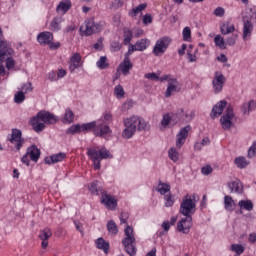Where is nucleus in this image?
Masks as SVG:
<instances>
[{
    "instance_id": "f257e3e1",
    "label": "nucleus",
    "mask_w": 256,
    "mask_h": 256,
    "mask_svg": "<svg viewBox=\"0 0 256 256\" xmlns=\"http://www.w3.org/2000/svg\"><path fill=\"white\" fill-rule=\"evenodd\" d=\"M193 117H195V112L193 111H185L183 109H178L176 113H166L163 115L161 125L162 127H167L171 125H177V123H189V121H193Z\"/></svg>"
},
{
    "instance_id": "f03ea898",
    "label": "nucleus",
    "mask_w": 256,
    "mask_h": 256,
    "mask_svg": "<svg viewBox=\"0 0 256 256\" xmlns=\"http://www.w3.org/2000/svg\"><path fill=\"white\" fill-rule=\"evenodd\" d=\"M56 123H59L58 116L46 110H40L29 120L33 129H45L47 125H56Z\"/></svg>"
},
{
    "instance_id": "7ed1b4c3",
    "label": "nucleus",
    "mask_w": 256,
    "mask_h": 256,
    "mask_svg": "<svg viewBox=\"0 0 256 256\" xmlns=\"http://www.w3.org/2000/svg\"><path fill=\"white\" fill-rule=\"evenodd\" d=\"M13 48H11V44L4 40L3 38V30L0 28V61L5 63L6 61V69L11 71V69L15 68V60L13 59Z\"/></svg>"
},
{
    "instance_id": "20e7f679",
    "label": "nucleus",
    "mask_w": 256,
    "mask_h": 256,
    "mask_svg": "<svg viewBox=\"0 0 256 256\" xmlns=\"http://www.w3.org/2000/svg\"><path fill=\"white\" fill-rule=\"evenodd\" d=\"M87 155L96 170L101 169V161H103V159H113V154L107 148H88Z\"/></svg>"
},
{
    "instance_id": "39448f33",
    "label": "nucleus",
    "mask_w": 256,
    "mask_h": 256,
    "mask_svg": "<svg viewBox=\"0 0 256 256\" xmlns=\"http://www.w3.org/2000/svg\"><path fill=\"white\" fill-rule=\"evenodd\" d=\"M197 211V200L195 194L186 195L180 203V213L184 217H193Z\"/></svg>"
},
{
    "instance_id": "423d86ee",
    "label": "nucleus",
    "mask_w": 256,
    "mask_h": 256,
    "mask_svg": "<svg viewBox=\"0 0 256 256\" xmlns=\"http://www.w3.org/2000/svg\"><path fill=\"white\" fill-rule=\"evenodd\" d=\"M126 253L130 256H135L137 254V248H135V233L133 232V227L126 226L124 229V238L122 240Z\"/></svg>"
},
{
    "instance_id": "0eeeda50",
    "label": "nucleus",
    "mask_w": 256,
    "mask_h": 256,
    "mask_svg": "<svg viewBox=\"0 0 256 256\" xmlns=\"http://www.w3.org/2000/svg\"><path fill=\"white\" fill-rule=\"evenodd\" d=\"M100 203L109 211H115L119 205V197L103 193L100 197Z\"/></svg>"
},
{
    "instance_id": "6e6552de",
    "label": "nucleus",
    "mask_w": 256,
    "mask_h": 256,
    "mask_svg": "<svg viewBox=\"0 0 256 256\" xmlns=\"http://www.w3.org/2000/svg\"><path fill=\"white\" fill-rule=\"evenodd\" d=\"M171 45V38L169 36H164L162 38H159L152 50V53L156 56L159 57V55H163L167 49H169V46Z\"/></svg>"
},
{
    "instance_id": "1a4fd4ad",
    "label": "nucleus",
    "mask_w": 256,
    "mask_h": 256,
    "mask_svg": "<svg viewBox=\"0 0 256 256\" xmlns=\"http://www.w3.org/2000/svg\"><path fill=\"white\" fill-rule=\"evenodd\" d=\"M145 120L138 116L124 119L126 129H145Z\"/></svg>"
},
{
    "instance_id": "9d476101",
    "label": "nucleus",
    "mask_w": 256,
    "mask_h": 256,
    "mask_svg": "<svg viewBox=\"0 0 256 256\" xmlns=\"http://www.w3.org/2000/svg\"><path fill=\"white\" fill-rule=\"evenodd\" d=\"M7 140L10 141L12 145H15L17 151H20L21 147H23V143H25L23 134L19 129L12 130V133L8 135Z\"/></svg>"
},
{
    "instance_id": "9b49d317",
    "label": "nucleus",
    "mask_w": 256,
    "mask_h": 256,
    "mask_svg": "<svg viewBox=\"0 0 256 256\" xmlns=\"http://www.w3.org/2000/svg\"><path fill=\"white\" fill-rule=\"evenodd\" d=\"M149 45H151V40L147 38L140 39L135 44H129L127 53L128 55H133L135 51H145Z\"/></svg>"
},
{
    "instance_id": "f8f14e48",
    "label": "nucleus",
    "mask_w": 256,
    "mask_h": 256,
    "mask_svg": "<svg viewBox=\"0 0 256 256\" xmlns=\"http://www.w3.org/2000/svg\"><path fill=\"white\" fill-rule=\"evenodd\" d=\"M193 227V217L185 216L184 218H181L177 223V231L179 233H184L187 235L191 231V228Z\"/></svg>"
},
{
    "instance_id": "ddd939ff",
    "label": "nucleus",
    "mask_w": 256,
    "mask_h": 256,
    "mask_svg": "<svg viewBox=\"0 0 256 256\" xmlns=\"http://www.w3.org/2000/svg\"><path fill=\"white\" fill-rule=\"evenodd\" d=\"M225 75H223V73L217 71L214 74V78L212 80V87H213V91L214 93L218 94L221 93V91H223V87L225 86Z\"/></svg>"
},
{
    "instance_id": "4468645a",
    "label": "nucleus",
    "mask_w": 256,
    "mask_h": 256,
    "mask_svg": "<svg viewBox=\"0 0 256 256\" xmlns=\"http://www.w3.org/2000/svg\"><path fill=\"white\" fill-rule=\"evenodd\" d=\"M233 117H235L233 107L228 106L226 113L220 118V123L223 129H231V127H233Z\"/></svg>"
},
{
    "instance_id": "2eb2a0df",
    "label": "nucleus",
    "mask_w": 256,
    "mask_h": 256,
    "mask_svg": "<svg viewBox=\"0 0 256 256\" xmlns=\"http://www.w3.org/2000/svg\"><path fill=\"white\" fill-rule=\"evenodd\" d=\"M79 67H83V60L81 58V54L78 52H75L71 55L69 59L70 73H75V70L79 69Z\"/></svg>"
},
{
    "instance_id": "dca6fc26",
    "label": "nucleus",
    "mask_w": 256,
    "mask_h": 256,
    "mask_svg": "<svg viewBox=\"0 0 256 256\" xmlns=\"http://www.w3.org/2000/svg\"><path fill=\"white\" fill-rule=\"evenodd\" d=\"M101 29H103L101 24L96 23L94 19H88L86 21V29L84 30V35L89 37L90 35H93V33H99Z\"/></svg>"
},
{
    "instance_id": "f3484780",
    "label": "nucleus",
    "mask_w": 256,
    "mask_h": 256,
    "mask_svg": "<svg viewBox=\"0 0 256 256\" xmlns=\"http://www.w3.org/2000/svg\"><path fill=\"white\" fill-rule=\"evenodd\" d=\"M129 57H131V54H129V52H126L123 62L119 65V69L122 75H129V71L133 69V63H131Z\"/></svg>"
},
{
    "instance_id": "a211bd4d",
    "label": "nucleus",
    "mask_w": 256,
    "mask_h": 256,
    "mask_svg": "<svg viewBox=\"0 0 256 256\" xmlns=\"http://www.w3.org/2000/svg\"><path fill=\"white\" fill-rule=\"evenodd\" d=\"M227 107V101L221 100L212 108V112L210 113L211 119H217V117H221L223 115V111Z\"/></svg>"
},
{
    "instance_id": "6ab92c4d",
    "label": "nucleus",
    "mask_w": 256,
    "mask_h": 256,
    "mask_svg": "<svg viewBox=\"0 0 256 256\" xmlns=\"http://www.w3.org/2000/svg\"><path fill=\"white\" fill-rule=\"evenodd\" d=\"M253 22L249 19H244L243 21V41H249L251 39V35L253 33Z\"/></svg>"
},
{
    "instance_id": "aec40b11",
    "label": "nucleus",
    "mask_w": 256,
    "mask_h": 256,
    "mask_svg": "<svg viewBox=\"0 0 256 256\" xmlns=\"http://www.w3.org/2000/svg\"><path fill=\"white\" fill-rule=\"evenodd\" d=\"M53 39H55V36L49 31L40 32L37 35V42L40 45H49Z\"/></svg>"
},
{
    "instance_id": "412c9836",
    "label": "nucleus",
    "mask_w": 256,
    "mask_h": 256,
    "mask_svg": "<svg viewBox=\"0 0 256 256\" xmlns=\"http://www.w3.org/2000/svg\"><path fill=\"white\" fill-rule=\"evenodd\" d=\"M228 188L230 189L231 193H236V195H241L243 193V182L239 179H234L228 182Z\"/></svg>"
},
{
    "instance_id": "4be33fe9",
    "label": "nucleus",
    "mask_w": 256,
    "mask_h": 256,
    "mask_svg": "<svg viewBox=\"0 0 256 256\" xmlns=\"http://www.w3.org/2000/svg\"><path fill=\"white\" fill-rule=\"evenodd\" d=\"M180 88H179V82L177 79H169L168 80V86L165 92V97H171L173 93H179Z\"/></svg>"
},
{
    "instance_id": "5701e85b",
    "label": "nucleus",
    "mask_w": 256,
    "mask_h": 256,
    "mask_svg": "<svg viewBox=\"0 0 256 256\" xmlns=\"http://www.w3.org/2000/svg\"><path fill=\"white\" fill-rule=\"evenodd\" d=\"M53 235V232L49 228H45L40 231L39 233V239L42 241V249H47L49 246V239H51V236Z\"/></svg>"
},
{
    "instance_id": "b1692460",
    "label": "nucleus",
    "mask_w": 256,
    "mask_h": 256,
    "mask_svg": "<svg viewBox=\"0 0 256 256\" xmlns=\"http://www.w3.org/2000/svg\"><path fill=\"white\" fill-rule=\"evenodd\" d=\"M67 154L60 152L57 154H53L51 156H47L45 158L46 165H55V163H61L64 159H66Z\"/></svg>"
},
{
    "instance_id": "393cba45",
    "label": "nucleus",
    "mask_w": 256,
    "mask_h": 256,
    "mask_svg": "<svg viewBox=\"0 0 256 256\" xmlns=\"http://www.w3.org/2000/svg\"><path fill=\"white\" fill-rule=\"evenodd\" d=\"M187 137H189V130L187 129L180 130V132L176 135L177 149H181L183 145H185V141L187 140Z\"/></svg>"
},
{
    "instance_id": "a878e982",
    "label": "nucleus",
    "mask_w": 256,
    "mask_h": 256,
    "mask_svg": "<svg viewBox=\"0 0 256 256\" xmlns=\"http://www.w3.org/2000/svg\"><path fill=\"white\" fill-rule=\"evenodd\" d=\"M224 209L228 213H233L237 209V203L233 200V197L229 195L224 196Z\"/></svg>"
},
{
    "instance_id": "bb28decb",
    "label": "nucleus",
    "mask_w": 256,
    "mask_h": 256,
    "mask_svg": "<svg viewBox=\"0 0 256 256\" xmlns=\"http://www.w3.org/2000/svg\"><path fill=\"white\" fill-rule=\"evenodd\" d=\"M26 153L34 163H37V161H39V157H41V151L36 146L29 147Z\"/></svg>"
},
{
    "instance_id": "cd10ccee",
    "label": "nucleus",
    "mask_w": 256,
    "mask_h": 256,
    "mask_svg": "<svg viewBox=\"0 0 256 256\" xmlns=\"http://www.w3.org/2000/svg\"><path fill=\"white\" fill-rule=\"evenodd\" d=\"M220 33L222 35H230V33H235V24L231 22H225L220 26Z\"/></svg>"
},
{
    "instance_id": "c85d7f7f",
    "label": "nucleus",
    "mask_w": 256,
    "mask_h": 256,
    "mask_svg": "<svg viewBox=\"0 0 256 256\" xmlns=\"http://www.w3.org/2000/svg\"><path fill=\"white\" fill-rule=\"evenodd\" d=\"M69 9H71V0H62L58 4L56 11L57 13H62V15H65Z\"/></svg>"
},
{
    "instance_id": "c756f323",
    "label": "nucleus",
    "mask_w": 256,
    "mask_h": 256,
    "mask_svg": "<svg viewBox=\"0 0 256 256\" xmlns=\"http://www.w3.org/2000/svg\"><path fill=\"white\" fill-rule=\"evenodd\" d=\"M250 163L251 162L244 156H238L234 159V164L238 169H246V167H249Z\"/></svg>"
},
{
    "instance_id": "7c9ffc66",
    "label": "nucleus",
    "mask_w": 256,
    "mask_h": 256,
    "mask_svg": "<svg viewBox=\"0 0 256 256\" xmlns=\"http://www.w3.org/2000/svg\"><path fill=\"white\" fill-rule=\"evenodd\" d=\"M108 235L111 237H115L119 233V227L117 226V223L113 220H109L106 225Z\"/></svg>"
},
{
    "instance_id": "2f4dec72",
    "label": "nucleus",
    "mask_w": 256,
    "mask_h": 256,
    "mask_svg": "<svg viewBox=\"0 0 256 256\" xmlns=\"http://www.w3.org/2000/svg\"><path fill=\"white\" fill-rule=\"evenodd\" d=\"M168 157H169L170 161H172L173 163H177V161H179V159H181V154L179 153V148L171 147L168 150Z\"/></svg>"
},
{
    "instance_id": "473e14b6",
    "label": "nucleus",
    "mask_w": 256,
    "mask_h": 256,
    "mask_svg": "<svg viewBox=\"0 0 256 256\" xmlns=\"http://www.w3.org/2000/svg\"><path fill=\"white\" fill-rule=\"evenodd\" d=\"M199 55V49H194L193 50V45L189 46V49L187 50V59L189 63H196Z\"/></svg>"
},
{
    "instance_id": "72a5a7b5",
    "label": "nucleus",
    "mask_w": 256,
    "mask_h": 256,
    "mask_svg": "<svg viewBox=\"0 0 256 256\" xmlns=\"http://www.w3.org/2000/svg\"><path fill=\"white\" fill-rule=\"evenodd\" d=\"M157 192L160 193V195H163V197L169 195V193H171V185H169V183L159 182Z\"/></svg>"
},
{
    "instance_id": "f704fd0d",
    "label": "nucleus",
    "mask_w": 256,
    "mask_h": 256,
    "mask_svg": "<svg viewBox=\"0 0 256 256\" xmlns=\"http://www.w3.org/2000/svg\"><path fill=\"white\" fill-rule=\"evenodd\" d=\"M238 207L240 211H253V202L249 199L240 200Z\"/></svg>"
},
{
    "instance_id": "c9c22d12",
    "label": "nucleus",
    "mask_w": 256,
    "mask_h": 256,
    "mask_svg": "<svg viewBox=\"0 0 256 256\" xmlns=\"http://www.w3.org/2000/svg\"><path fill=\"white\" fill-rule=\"evenodd\" d=\"M97 249L104 251V253H109V242L103 238H98L95 241Z\"/></svg>"
},
{
    "instance_id": "e433bc0d",
    "label": "nucleus",
    "mask_w": 256,
    "mask_h": 256,
    "mask_svg": "<svg viewBox=\"0 0 256 256\" xmlns=\"http://www.w3.org/2000/svg\"><path fill=\"white\" fill-rule=\"evenodd\" d=\"M147 9V4L146 3H142V4H139L137 7L135 8H132L128 15L129 17H137L139 15V13H141L142 11H145Z\"/></svg>"
},
{
    "instance_id": "4c0bfd02",
    "label": "nucleus",
    "mask_w": 256,
    "mask_h": 256,
    "mask_svg": "<svg viewBox=\"0 0 256 256\" xmlns=\"http://www.w3.org/2000/svg\"><path fill=\"white\" fill-rule=\"evenodd\" d=\"M61 23H63V18L54 17L50 22V31H61Z\"/></svg>"
},
{
    "instance_id": "58836bf2",
    "label": "nucleus",
    "mask_w": 256,
    "mask_h": 256,
    "mask_svg": "<svg viewBox=\"0 0 256 256\" xmlns=\"http://www.w3.org/2000/svg\"><path fill=\"white\" fill-rule=\"evenodd\" d=\"M123 33H124V35H123V37H124L123 44L128 45V47H129V45H132L131 41H133V31L129 28H124Z\"/></svg>"
},
{
    "instance_id": "ea45409f",
    "label": "nucleus",
    "mask_w": 256,
    "mask_h": 256,
    "mask_svg": "<svg viewBox=\"0 0 256 256\" xmlns=\"http://www.w3.org/2000/svg\"><path fill=\"white\" fill-rule=\"evenodd\" d=\"M75 119V114L73 113V111H71V109H66L64 117L62 118V122L65 124H71L73 123Z\"/></svg>"
},
{
    "instance_id": "a19ab883",
    "label": "nucleus",
    "mask_w": 256,
    "mask_h": 256,
    "mask_svg": "<svg viewBox=\"0 0 256 256\" xmlns=\"http://www.w3.org/2000/svg\"><path fill=\"white\" fill-rule=\"evenodd\" d=\"M104 124H100V129H109V123L113 121V115H111V112H105L103 114Z\"/></svg>"
},
{
    "instance_id": "79ce46f5",
    "label": "nucleus",
    "mask_w": 256,
    "mask_h": 256,
    "mask_svg": "<svg viewBox=\"0 0 256 256\" xmlns=\"http://www.w3.org/2000/svg\"><path fill=\"white\" fill-rule=\"evenodd\" d=\"M214 43L216 47H219V49H227L225 39L220 34L214 37Z\"/></svg>"
},
{
    "instance_id": "37998d69",
    "label": "nucleus",
    "mask_w": 256,
    "mask_h": 256,
    "mask_svg": "<svg viewBox=\"0 0 256 256\" xmlns=\"http://www.w3.org/2000/svg\"><path fill=\"white\" fill-rule=\"evenodd\" d=\"M164 205L165 207H173L175 205V196L171 193L164 195Z\"/></svg>"
},
{
    "instance_id": "c03bdc74",
    "label": "nucleus",
    "mask_w": 256,
    "mask_h": 256,
    "mask_svg": "<svg viewBox=\"0 0 256 256\" xmlns=\"http://www.w3.org/2000/svg\"><path fill=\"white\" fill-rule=\"evenodd\" d=\"M92 131L96 137H103L104 139H107V135H111V130L109 129H94Z\"/></svg>"
},
{
    "instance_id": "a18cd8bd",
    "label": "nucleus",
    "mask_w": 256,
    "mask_h": 256,
    "mask_svg": "<svg viewBox=\"0 0 256 256\" xmlns=\"http://www.w3.org/2000/svg\"><path fill=\"white\" fill-rule=\"evenodd\" d=\"M230 249L233 253H236V255H243V253H245V246L241 244H232Z\"/></svg>"
},
{
    "instance_id": "49530a36",
    "label": "nucleus",
    "mask_w": 256,
    "mask_h": 256,
    "mask_svg": "<svg viewBox=\"0 0 256 256\" xmlns=\"http://www.w3.org/2000/svg\"><path fill=\"white\" fill-rule=\"evenodd\" d=\"M95 127H97V122L92 121L82 125H75L74 129H95Z\"/></svg>"
},
{
    "instance_id": "de8ad7c7",
    "label": "nucleus",
    "mask_w": 256,
    "mask_h": 256,
    "mask_svg": "<svg viewBox=\"0 0 256 256\" xmlns=\"http://www.w3.org/2000/svg\"><path fill=\"white\" fill-rule=\"evenodd\" d=\"M96 65L99 69H107V67H109V63H107V58L105 56H101L96 62Z\"/></svg>"
},
{
    "instance_id": "09e8293b",
    "label": "nucleus",
    "mask_w": 256,
    "mask_h": 256,
    "mask_svg": "<svg viewBox=\"0 0 256 256\" xmlns=\"http://www.w3.org/2000/svg\"><path fill=\"white\" fill-rule=\"evenodd\" d=\"M114 95H116L117 99H121V97L125 96V90L123 89V86H121V84L115 86Z\"/></svg>"
},
{
    "instance_id": "8fccbe9b",
    "label": "nucleus",
    "mask_w": 256,
    "mask_h": 256,
    "mask_svg": "<svg viewBox=\"0 0 256 256\" xmlns=\"http://www.w3.org/2000/svg\"><path fill=\"white\" fill-rule=\"evenodd\" d=\"M20 91H22L24 95L27 93H31V91H33V84L31 82H26L22 84V86L20 87Z\"/></svg>"
},
{
    "instance_id": "3c124183",
    "label": "nucleus",
    "mask_w": 256,
    "mask_h": 256,
    "mask_svg": "<svg viewBox=\"0 0 256 256\" xmlns=\"http://www.w3.org/2000/svg\"><path fill=\"white\" fill-rule=\"evenodd\" d=\"M183 41L191 43V28L185 27L182 31Z\"/></svg>"
},
{
    "instance_id": "603ef678",
    "label": "nucleus",
    "mask_w": 256,
    "mask_h": 256,
    "mask_svg": "<svg viewBox=\"0 0 256 256\" xmlns=\"http://www.w3.org/2000/svg\"><path fill=\"white\" fill-rule=\"evenodd\" d=\"M14 101L18 104L23 103V101H25V93L23 91H18L14 95Z\"/></svg>"
},
{
    "instance_id": "864d4df0",
    "label": "nucleus",
    "mask_w": 256,
    "mask_h": 256,
    "mask_svg": "<svg viewBox=\"0 0 256 256\" xmlns=\"http://www.w3.org/2000/svg\"><path fill=\"white\" fill-rule=\"evenodd\" d=\"M161 228L163 231L160 232V235H167V233H169V229H171V223L169 220L162 222Z\"/></svg>"
},
{
    "instance_id": "5fc2aeb1",
    "label": "nucleus",
    "mask_w": 256,
    "mask_h": 256,
    "mask_svg": "<svg viewBox=\"0 0 256 256\" xmlns=\"http://www.w3.org/2000/svg\"><path fill=\"white\" fill-rule=\"evenodd\" d=\"M255 155H256V141H254L252 145L249 147L247 157L248 159H253Z\"/></svg>"
},
{
    "instance_id": "6e6d98bb",
    "label": "nucleus",
    "mask_w": 256,
    "mask_h": 256,
    "mask_svg": "<svg viewBox=\"0 0 256 256\" xmlns=\"http://www.w3.org/2000/svg\"><path fill=\"white\" fill-rule=\"evenodd\" d=\"M135 135V130L133 129H124L122 131V137L123 139H131Z\"/></svg>"
},
{
    "instance_id": "4d7b16f0",
    "label": "nucleus",
    "mask_w": 256,
    "mask_h": 256,
    "mask_svg": "<svg viewBox=\"0 0 256 256\" xmlns=\"http://www.w3.org/2000/svg\"><path fill=\"white\" fill-rule=\"evenodd\" d=\"M237 34H232L231 36H228L226 38V45H229L230 47H233L237 43Z\"/></svg>"
},
{
    "instance_id": "13d9d810",
    "label": "nucleus",
    "mask_w": 256,
    "mask_h": 256,
    "mask_svg": "<svg viewBox=\"0 0 256 256\" xmlns=\"http://www.w3.org/2000/svg\"><path fill=\"white\" fill-rule=\"evenodd\" d=\"M201 173L203 175H211L213 173V167L207 164L201 168Z\"/></svg>"
},
{
    "instance_id": "bf43d9fd",
    "label": "nucleus",
    "mask_w": 256,
    "mask_h": 256,
    "mask_svg": "<svg viewBox=\"0 0 256 256\" xmlns=\"http://www.w3.org/2000/svg\"><path fill=\"white\" fill-rule=\"evenodd\" d=\"M123 6L122 0H113L110 4V9H121Z\"/></svg>"
},
{
    "instance_id": "052dcab7",
    "label": "nucleus",
    "mask_w": 256,
    "mask_h": 256,
    "mask_svg": "<svg viewBox=\"0 0 256 256\" xmlns=\"http://www.w3.org/2000/svg\"><path fill=\"white\" fill-rule=\"evenodd\" d=\"M144 77L145 79H149L150 81H159V75H157V73L154 72L146 73Z\"/></svg>"
},
{
    "instance_id": "680f3d73",
    "label": "nucleus",
    "mask_w": 256,
    "mask_h": 256,
    "mask_svg": "<svg viewBox=\"0 0 256 256\" xmlns=\"http://www.w3.org/2000/svg\"><path fill=\"white\" fill-rule=\"evenodd\" d=\"M214 15L216 17H224L225 16V8L223 7H217L215 10H214Z\"/></svg>"
},
{
    "instance_id": "e2e57ef3",
    "label": "nucleus",
    "mask_w": 256,
    "mask_h": 256,
    "mask_svg": "<svg viewBox=\"0 0 256 256\" xmlns=\"http://www.w3.org/2000/svg\"><path fill=\"white\" fill-rule=\"evenodd\" d=\"M142 21L144 25H149L150 23H153V16H151V14H145Z\"/></svg>"
},
{
    "instance_id": "0e129e2a",
    "label": "nucleus",
    "mask_w": 256,
    "mask_h": 256,
    "mask_svg": "<svg viewBox=\"0 0 256 256\" xmlns=\"http://www.w3.org/2000/svg\"><path fill=\"white\" fill-rule=\"evenodd\" d=\"M88 189L90 192H92L93 194L98 193L99 190L97 189V181L91 182L88 185Z\"/></svg>"
},
{
    "instance_id": "69168bd1",
    "label": "nucleus",
    "mask_w": 256,
    "mask_h": 256,
    "mask_svg": "<svg viewBox=\"0 0 256 256\" xmlns=\"http://www.w3.org/2000/svg\"><path fill=\"white\" fill-rule=\"evenodd\" d=\"M21 162L26 165L27 167H29V163L31 162V157L27 154H26L22 157L21 159Z\"/></svg>"
},
{
    "instance_id": "338daca9",
    "label": "nucleus",
    "mask_w": 256,
    "mask_h": 256,
    "mask_svg": "<svg viewBox=\"0 0 256 256\" xmlns=\"http://www.w3.org/2000/svg\"><path fill=\"white\" fill-rule=\"evenodd\" d=\"M48 46H49V49H51V50L59 49V47H61V42H53V40H52V41H50Z\"/></svg>"
},
{
    "instance_id": "774afa93",
    "label": "nucleus",
    "mask_w": 256,
    "mask_h": 256,
    "mask_svg": "<svg viewBox=\"0 0 256 256\" xmlns=\"http://www.w3.org/2000/svg\"><path fill=\"white\" fill-rule=\"evenodd\" d=\"M132 33H134V37L139 38L142 37L144 31L141 28H135L134 31H132Z\"/></svg>"
}]
</instances>
